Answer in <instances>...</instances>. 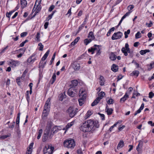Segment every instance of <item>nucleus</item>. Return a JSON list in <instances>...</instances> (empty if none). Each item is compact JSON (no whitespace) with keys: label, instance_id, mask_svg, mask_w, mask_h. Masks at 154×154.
Instances as JSON below:
<instances>
[{"label":"nucleus","instance_id":"nucleus-60","mask_svg":"<svg viewBox=\"0 0 154 154\" xmlns=\"http://www.w3.org/2000/svg\"><path fill=\"white\" fill-rule=\"evenodd\" d=\"M128 147L129 148L128 151V152H130L133 149V146L132 145H129L128 146Z\"/></svg>","mask_w":154,"mask_h":154},{"label":"nucleus","instance_id":"nucleus-49","mask_svg":"<svg viewBox=\"0 0 154 154\" xmlns=\"http://www.w3.org/2000/svg\"><path fill=\"white\" fill-rule=\"evenodd\" d=\"M28 33L26 32H22L20 34V36L21 37H23L27 35Z\"/></svg>","mask_w":154,"mask_h":154},{"label":"nucleus","instance_id":"nucleus-16","mask_svg":"<svg viewBox=\"0 0 154 154\" xmlns=\"http://www.w3.org/2000/svg\"><path fill=\"white\" fill-rule=\"evenodd\" d=\"M100 84L101 86H103L104 85V82H105V79L104 77L102 75H100L99 78Z\"/></svg>","mask_w":154,"mask_h":154},{"label":"nucleus","instance_id":"nucleus-17","mask_svg":"<svg viewBox=\"0 0 154 154\" xmlns=\"http://www.w3.org/2000/svg\"><path fill=\"white\" fill-rule=\"evenodd\" d=\"M78 85V81L76 80H74L72 81L71 87L75 88H77V85Z\"/></svg>","mask_w":154,"mask_h":154},{"label":"nucleus","instance_id":"nucleus-2","mask_svg":"<svg viewBox=\"0 0 154 154\" xmlns=\"http://www.w3.org/2000/svg\"><path fill=\"white\" fill-rule=\"evenodd\" d=\"M75 143L73 139H68L64 141L63 145L68 148L73 149L75 146Z\"/></svg>","mask_w":154,"mask_h":154},{"label":"nucleus","instance_id":"nucleus-19","mask_svg":"<svg viewBox=\"0 0 154 154\" xmlns=\"http://www.w3.org/2000/svg\"><path fill=\"white\" fill-rule=\"evenodd\" d=\"M128 97L129 96L128 94V93H126L124 96L121 99L120 102L121 103L122 102H124Z\"/></svg>","mask_w":154,"mask_h":154},{"label":"nucleus","instance_id":"nucleus-4","mask_svg":"<svg viewBox=\"0 0 154 154\" xmlns=\"http://www.w3.org/2000/svg\"><path fill=\"white\" fill-rule=\"evenodd\" d=\"M54 149V147L48 145L45 146L44 147L43 152L44 154H52Z\"/></svg>","mask_w":154,"mask_h":154},{"label":"nucleus","instance_id":"nucleus-20","mask_svg":"<svg viewBox=\"0 0 154 154\" xmlns=\"http://www.w3.org/2000/svg\"><path fill=\"white\" fill-rule=\"evenodd\" d=\"M20 3L21 8H22L25 7L27 5V2L26 0H20Z\"/></svg>","mask_w":154,"mask_h":154},{"label":"nucleus","instance_id":"nucleus-29","mask_svg":"<svg viewBox=\"0 0 154 154\" xmlns=\"http://www.w3.org/2000/svg\"><path fill=\"white\" fill-rule=\"evenodd\" d=\"M92 114V112L91 111H88L85 116V119L88 118Z\"/></svg>","mask_w":154,"mask_h":154},{"label":"nucleus","instance_id":"nucleus-13","mask_svg":"<svg viewBox=\"0 0 154 154\" xmlns=\"http://www.w3.org/2000/svg\"><path fill=\"white\" fill-rule=\"evenodd\" d=\"M71 66L75 70H78L80 68V65L79 64L76 62H75L71 64Z\"/></svg>","mask_w":154,"mask_h":154},{"label":"nucleus","instance_id":"nucleus-24","mask_svg":"<svg viewBox=\"0 0 154 154\" xmlns=\"http://www.w3.org/2000/svg\"><path fill=\"white\" fill-rule=\"evenodd\" d=\"M117 58L116 56L112 52L110 53V59L112 60H115Z\"/></svg>","mask_w":154,"mask_h":154},{"label":"nucleus","instance_id":"nucleus-51","mask_svg":"<svg viewBox=\"0 0 154 154\" xmlns=\"http://www.w3.org/2000/svg\"><path fill=\"white\" fill-rule=\"evenodd\" d=\"M40 33H37V35H36V38L37 40V42H38L40 41Z\"/></svg>","mask_w":154,"mask_h":154},{"label":"nucleus","instance_id":"nucleus-38","mask_svg":"<svg viewBox=\"0 0 154 154\" xmlns=\"http://www.w3.org/2000/svg\"><path fill=\"white\" fill-rule=\"evenodd\" d=\"M42 129L39 130L38 132V136L37 137V139H39L42 134Z\"/></svg>","mask_w":154,"mask_h":154},{"label":"nucleus","instance_id":"nucleus-18","mask_svg":"<svg viewBox=\"0 0 154 154\" xmlns=\"http://www.w3.org/2000/svg\"><path fill=\"white\" fill-rule=\"evenodd\" d=\"M105 111L106 112L108 115H110L112 113L113 109L112 108H109L107 106H106Z\"/></svg>","mask_w":154,"mask_h":154},{"label":"nucleus","instance_id":"nucleus-12","mask_svg":"<svg viewBox=\"0 0 154 154\" xmlns=\"http://www.w3.org/2000/svg\"><path fill=\"white\" fill-rule=\"evenodd\" d=\"M50 100L51 99L49 98L46 101L44 107V109H45V110H50V106L51 105Z\"/></svg>","mask_w":154,"mask_h":154},{"label":"nucleus","instance_id":"nucleus-59","mask_svg":"<svg viewBox=\"0 0 154 154\" xmlns=\"http://www.w3.org/2000/svg\"><path fill=\"white\" fill-rule=\"evenodd\" d=\"M125 127V125H122V126H120L118 128V130L119 131H121Z\"/></svg>","mask_w":154,"mask_h":154},{"label":"nucleus","instance_id":"nucleus-3","mask_svg":"<svg viewBox=\"0 0 154 154\" xmlns=\"http://www.w3.org/2000/svg\"><path fill=\"white\" fill-rule=\"evenodd\" d=\"M89 126L92 130L94 127L98 128L99 127L98 122L97 121L89 119L85 121Z\"/></svg>","mask_w":154,"mask_h":154},{"label":"nucleus","instance_id":"nucleus-53","mask_svg":"<svg viewBox=\"0 0 154 154\" xmlns=\"http://www.w3.org/2000/svg\"><path fill=\"white\" fill-rule=\"evenodd\" d=\"M107 103L109 104H112L113 103V100L112 99H109L107 101Z\"/></svg>","mask_w":154,"mask_h":154},{"label":"nucleus","instance_id":"nucleus-55","mask_svg":"<svg viewBox=\"0 0 154 154\" xmlns=\"http://www.w3.org/2000/svg\"><path fill=\"white\" fill-rule=\"evenodd\" d=\"M142 109H140V108L137 111L135 112L134 114V115L135 116H136L137 114L140 113L141 111L142 110Z\"/></svg>","mask_w":154,"mask_h":154},{"label":"nucleus","instance_id":"nucleus-23","mask_svg":"<svg viewBox=\"0 0 154 154\" xmlns=\"http://www.w3.org/2000/svg\"><path fill=\"white\" fill-rule=\"evenodd\" d=\"M105 94L104 92L101 91L98 94V97L97 98H98L100 100L103 98Z\"/></svg>","mask_w":154,"mask_h":154},{"label":"nucleus","instance_id":"nucleus-14","mask_svg":"<svg viewBox=\"0 0 154 154\" xmlns=\"http://www.w3.org/2000/svg\"><path fill=\"white\" fill-rule=\"evenodd\" d=\"M10 63L12 66L13 67L17 66L20 64L19 61L17 60H11Z\"/></svg>","mask_w":154,"mask_h":154},{"label":"nucleus","instance_id":"nucleus-43","mask_svg":"<svg viewBox=\"0 0 154 154\" xmlns=\"http://www.w3.org/2000/svg\"><path fill=\"white\" fill-rule=\"evenodd\" d=\"M14 11H11L9 13H7L6 14L7 17L8 18L10 17L11 15L14 12Z\"/></svg>","mask_w":154,"mask_h":154},{"label":"nucleus","instance_id":"nucleus-63","mask_svg":"<svg viewBox=\"0 0 154 154\" xmlns=\"http://www.w3.org/2000/svg\"><path fill=\"white\" fill-rule=\"evenodd\" d=\"M48 24L49 23L48 22H46L45 23L44 26V28L45 29H46L48 28Z\"/></svg>","mask_w":154,"mask_h":154},{"label":"nucleus","instance_id":"nucleus-46","mask_svg":"<svg viewBox=\"0 0 154 154\" xmlns=\"http://www.w3.org/2000/svg\"><path fill=\"white\" fill-rule=\"evenodd\" d=\"M74 124V122H71L68 123L67 125H66V128H68L72 126Z\"/></svg>","mask_w":154,"mask_h":154},{"label":"nucleus","instance_id":"nucleus-11","mask_svg":"<svg viewBox=\"0 0 154 154\" xmlns=\"http://www.w3.org/2000/svg\"><path fill=\"white\" fill-rule=\"evenodd\" d=\"M37 60V57L35 54H33L27 60L28 63H33L35 60Z\"/></svg>","mask_w":154,"mask_h":154},{"label":"nucleus","instance_id":"nucleus-31","mask_svg":"<svg viewBox=\"0 0 154 154\" xmlns=\"http://www.w3.org/2000/svg\"><path fill=\"white\" fill-rule=\"evenodd\" d=\"M150 52V50L149 49L145 50H141L140 51V54L142 55H143L146 54L147 52Z\"/></svg>","mask_w":154,"mask_h":154},{"label":"nucleus","instance_id":"nucleus-52","mask_svg":"<svg viewBox=\"0 0 154 154\" xmlns=\"http://www.w3.org/2000/svg\"><path fill=\"white\" fill-rule=\"evenodd\" d=\"M54 5H52L48 9V11L49 12L51 11L52 10L54 9Z\"/></svg>","mask_w":154,"mask_h":154},{"label":"nucleus","instance_id":"nucleus-34","mask_svg":"<svg viewBox=\"0 0 154 154\" xmlns=\"http://www.w3.org/2000/svg\"><path fill=\"white\" fill-rule=\"evenodd\" d=\"M10 134H8L7 135H1L0 136V140H4L5 139H6L8 137H10Z\"/></svg>","mask_w":154,"mask_h":154},{"label":"nucleus","instance_id":"nucleus-58","mask_svg":"<svg viewBox=\"0 0 154 154\" xmlns=\"http://www.w3.org/2000/svg\"><path fill=\"white\" fill-rule=\"evenodd\" d=\"M131 12L128 11L122 17L125 18L127 16H128Z\"/></svg>","mask_w":154,"mask_h":154},{"label":"nucleus","instance_id":"nucleus-7","mask_svg":"<svg viewBox=\"0 0 154 154\" xmlns=\"http://www.w3.org/2000/svg\"><path fill=\"white\" fill-rule=\"evenodd\" d=\"M77 88H75L74 87H70L68 90V95L71 97H73L75 96V93L77 92Z\"/></svg>","mask_w":154,"mask_h":154},{"label":"nucleus","instance_id":"nucleus-25","mask_svg":"<svg viewBox=\"0 0 154 154\" xmlns=\"http://www.w3.org/2000/svg\"><path fill=\"white\" fill-rule=\"evenodd\" d=\"M88 38H90L89 39H91L92 41L94 39L95 37L94 35L93 32H89V34L88 35Z\"/></svg>","mask_w":154,"mask_h":154},{"label":"nucleus","instance_id":"nucleus-64","mask_svg":"<svg viewBox=\"0 0 154 154\" xmlns=\"http://www.w3.org/2000/svg\"><path fill=\"white\" fill-rule=\"evenodd\" d=\"M20 78H17L16 79V81L17 82V84L19 85H20Z\"/></svg>","mask_w":154,"mask_h":154},{"label":"nucleus","instance_id":"nucleus-50","mask_svg":"<svg viewBox=\"0 0 154 154\" xmlns=\"http://www.w3.org/2000/svg\"><path fill=\"white\" fill-rule=\"evenodd\" d=\"M142 146V144L140 143H139L137 146L136 148V149L137 151H140V147Z\"/></svg>","mask_w":154,"mask_h":154},{"label":"nucleus","instance_id":"nucleus-57","mask_svg":"<svg viewBox=\"0 0 154 154\" xmlns=\"http://www.w3.org/2000/svg\"><path fill=\"white\" fill-rule=\"evenodd\" d=\"M134 6L132 5L129 6L128 7V10L130 11L134 8Z\"/></svg>","mask_w":154,"mask_h":154},{"label":"nucleus","instance_id":"nucleus-27","mask_svg":"<svg viewBox=\"0 0 154 154\" xmlns=\"http://www.w3.org/2000/svg\"><path fill=\"white\" fill-rule=\"evenodd\" d=\"M98 98H96V99L93 101V102L91 103V106H93L98 104L99 102L100 101V100H99Z\"/></svg>","mask_w":154,"mask_h":154},{"label":"nucleus","instance_id":"nucleus-9","mask_svg":"<svg viewBox=\"0 0 154 154\" xmlns=\"http://www.w3.org/2000/svg\"><path fill=\"white\" fill-rule=\"evenodd\" d=\"M41 1L42 0H36L35 1V5L33 10L35 8V10H36L35 13H38L41 9V8L39 7L38 8V7L41 4Z\"/></svg>","mask_w":154,"mask_h":154},{"label":"nucleus","instance_id":"nucleus-37","mask_svg":"<svg viewBox=\"0 0 154 154\" xmlns=\"http://www.w3.org/2000/svg\"><path fill=\"white\" fill-rule=\"evenodd\" d=\"M49 111L50 110H47L46 109L45 110V109H44L43 111V115H44V116H47L48 115Z\"/></svg>","mask_w":154,"mask_h":154},{"label":"nucleus","instance_id":"nucleus-47","mask_svg":"<svg viewBox=\"0 0 154 154\" xmlns=\"http://www.w3.org/2000/svg\"><path fill=\"white\" fill-rule=\"evenodd\" d=\"M55 53L53 55V56H52V59H51V60L50 61V65H51L52 64L55 58Z\"/></svg>","mask_w":154,"mask_h":154},{"label":"nucleus","instance_id":"nucleus-35","mask_svg":"<svg viewBox=\"0 0 154 154\" xmlns=\"http://www.w3.org/2000/svg\"><path fill=\"white\" fill-rule=\"evenodd\" d=\"M121 51L124 54L125 56H127L128 55V52L125 49L124 47L122 48Z\"/></svg>","mask_w":154,"mask_h":154},{"label":"nucleus","instance_id":"nucleus-6","mask_svg":"<svg viewBox=\"0 0 154 154\" xmlns=\"http://www.w3.org/2000/svg\"><path fill=\"white\" fill-rule=\"evenodd\" d=\"M67 112L69 113L70 117L72 118L74 116L77 112L78 109H75L70 107L68 109Z\"/></svg>","mask_w":154,"mask_h":154},{"label":"nucleus","instance_id":"nucleus-48","mask_svg":"<svg viewBox=\"0 0 154 154\" xmlns=\"http://www.w3.org/2000/svg\"><path fill=\"white\" fill-rule=\"evenodd\" d=\"M84 25H83V24H82L81 26H80L79 27V29H78V30L77 31V33H76L77 34L78 33H79V31L80 30H81L83 28V27H84Z\"/></svg>","mask_w":154,"mask_h":154},{"label":"nucleus","instance_id":"nucleus-26","mask_svg":"<svg viewBox=\"0 0 154 154\" xmlns=\"http://www.w3.org/2000/svg\"><path fill=\"white\" fill-rule=\"evenodd\" d=\"M80 39V38L79 37H77L71 43V45L72 46H74L78 42Z\"/></svg>","mask_w":154,"mask_h":154},{"label":"nucleus","instance_id":"nucleus-28","mask_svg":"<svg viewBox=\"0 0 154 154\" xmlns=\"http://www.w3.org/2000/svg\"><path fill=\"white\" fill-rule=\"evenodd\" d=\"M56 12V11H53L52 12V13L50 14L48 17L46 18V20L48 21L50 20L51 19L52 17L54 15V13Z\"/></svg>","mask_w":154,"mask_h":154},{"label":"nucleus","instance_id":"nucleus-22","mask_svg":"<svg viewBox=\"0 0 154 154\" xmlns=\"http://www.w3.org/2000/svg\"><path fill=\"white\" fill-rule=\"evenodd\" d=\"M49 132L47 131L46 133H45L43 136L42 140L43 142L47 140L48 137Z\"/></svg>","mask_w":154,"mask_h":154},{"label":"nucleus","instance_id":"nucleus-15","mask_svg":"<svg viewBox=\"0 0 154 154\" xmlns=\"http://www.w3.org/2000/svg\"><path fill=\"white\" fill-rule=\"evenodd\" d=\"M59 128L60 127L58 126H54L52 129L51 133L54 134L57 132L59 130H60Z\"/></svg>","mask_w":154,"mask_h":154},{"label":"nucleus","instance_id":"nucleus-8","mask_svg":"<svg viewBox=\"0 0 154 154\" xmlns=\"http://www.w3.org/2000/svg\"><path fill=\"white\" fill-rule=\"evenodd\" d=\"M122 36V33L120 32H118L114 33L112 37L111 38L112 40L119 39Z\"/></svg>","mask_w":154,"mask_h":154},{"label":"nucleus","instance_id":"nucleus-32","mask_svg":"<svg viewBox=\"0 0 154 154\" xmlns=\"http://www.w3.org/2000/svg\"><path fill=\"white\" fill-rule=\"evenodd\" d=\"M154 63H151L150 65H147L148 69L149 71L150 70L154 67Z\"/></svg>","mask_w":154,"mask_h":154},{"label":"nucleus","instance_id":"nucleus-36","mask_svg":"<svg viewBox=\"0 0 154 154\" xmlns=\"http://www.w3.org/2000/svg\"><path fill=\"white\" fill-rule=\"evenodd\" d=\"M92 41L91 39H85L84 40V43L86 45H87L88 44Z\"/></svg>","mask_w":154,"mask_h":154},{"label":"nucleus","instance_id":"nucleus-1","mask_svg":"<svg viewBox=\"0 0 154 154\" xmlns=\"http://www.w3.org/2000/svg\"><path fill=\"white\" fill-rule=\"evenodd\" d=\"M101 46L94 45L93 47H91L88 49V52L89 53L91 52V54H93L94 53V51L97 50V53L96 56H98L101 53Z\"/></svg>","mask_w":154,"mask_h":154},{"label":"nucleus","instance_id":"nucleus-44","mask_svg":"<svg viewBox=\"0 0 154 154\" xmlns=\"http://www.w3.org/2000/svg\"><path fill=\"white\" fill-rule=\"evenodd\" d=\"M128 53L129 54V57H133L134 54L133 51H131L130 50L127 51Z\"/></svg>","mask_w":154,"mask_h":154},{"label":"nucleus","instance_id":"nucleus-62","mask_svg":"<svg viewBox=\"0 0 154 154\" xmlns=\"http://www.w3.org/2000/svg\"><path fill=\"white\" fill-rule=\"evenodd\" d=\"M50 52V50H48L44 55V56L47 58Z\"/></svg>","mask_w":154,"mask_h":154},{"label":"nucleus","instance_id":"nucleus-10","mask_svg":"<svg viewBox=\"0 0 154 154\" xmlns=\"http://www.w3.org/2000/svg\"><path fill=\"white\" fill-rule=\"evenodd\" d=\"M79 96L80 98L86 99L87 96L86 92L83 88H82L80 89L79 91Z\"/></svg>","mask_w":154,"mask_h":154},{"label":"nucleus","instance_id":"nucleus-21","mask_svg":"<svg viewBox=\"0 0 154 154\" xmlns=\"http://www.w3.org/2000/svg\"><path fill=\"white\" fill-rule=\"evenodd\" d=\"M118 66L114 64H113L111 67V69L114 72H116L118 69Z\"/></svg>","mask_w":154,"mask_h":154},{"label":"nucleus","instance_id":"nucleus-54","mask_svg":"<svg viewBox=\"0 0 154 154\" xmlns=\"http://www.w3.org/2000/svg\"><path fill=\"white\" fill-rule=\"evenodd\" d=\"M124 48H125L126 50L127 51L130 50L129 48V45L128 43L125 44V47Z\"/></svg>","mask_w":154,"mask_h":154},{"label":"nucleus","instance_id":"nucleus-33","mask_svg":"<svg viewBox=\"0 0 154 154\" xmlns=\"http://www.w3.org/2000/svg\"><path fill=\"white\" fill-rule=\"evenodd\" d=\"M85 99L81 98H80L79 100L78 101L79 103V105L80 106H82L84 102V100Z\"/></svg>","mask_w":154,"mask_h":154},{"label":"nucleus","instance_id":"nucleus-45","mask_svg":"<svg viewBox=\"0 0 154 154\" xmlns=\"http://www.w3.org/2000/svg\"><path fill=\"white\" fill-rule=\"evenodd\" d=\"M132 73L133 74V75H136L137 76L139 74V72L138 71L135 70L133 71Z\"/></svg>","mask_w":154,"mask_h":154},{"label":"nucleus","instance_id":"nucleus-30","mask_svg":"<svg viewBox=\"0 0 154 154\" xmlns=\"http://www.w3.org/2000/svg\"><path fill=\"white\" fill-rule=\"evenodd\" d=\"M124 146V142L122 140H121L119 142V144L118 145L117 148L119 149V148H122Z\"/></svg>","mask_w":154,"mask_h":154},{"label":"nucleus","instance_id":"nucleus-61","mask_svg":"<svg viewBox=\"0 0 154 154\" xmlns=\"http://www.w3.org/2000/svg\"><path fill=\"white\" fill-rule=\"evenodd\" d=\"M15 124V122H13L12 123V125L9 126V128H12V129L14 127Z\"/></svg>","mask_w":154,"mask_h":154},{"label":"nucleus","instance_id":"nucleus-39","mask_svg":"<svg viewBox=\"0 0 154 154\" xmlns=\"http://www.w3.org/2000/svg\"><path fill=\"white\" fill-rule=\"evenodd\" d=\"M56 75L55 73H54L51 79H52V81L51 82V84H53L54 82L56 79Z\"/></svg>","mask_w":154,"mask_h":154},{"label":"nucleus","instance_id":"nucleus-56","mask_svg":"<svg viewBox=\"0 0 154 154\" xmlns=\"http://www.w3.org/2000/svg\"><path fill=\"white\" fill-rule=\"evenodd\" d=\"M149 97L150 98H151L154 96V94L152 92H150L149 93Z\"/></svg>","mask_w":154,"mask_h":154},{"label":"nucleus","instance_id":"nucleus-5","mask_svg":"<svg viewBox=\"0 0 154 154\" xmlns=\"http://www.w3.org/2000/svg\"><path fill=\"white\" fill-rule=\"evenodd\" d=\"M80 130L84 132H89L92 130L85 122L82 125Z\"/></svg>","mask_w":154,"mask_h":154},{"label":"nucleus","instance_id":"nucleus-42","mask_svg":"<svg viewBox=\"0 0 154 154\" xmlns=\"http://www.w3.org/2000/svg\"><path fill=\"white\" fill-rule=\"evenodd\" d=\"M141 36V33L140 32H138L135 34V37L136 38H138Z\"/></svg>","mask_w":154,"mask_h":154},{"label":"nucleus","instance_id":"nucleus-40","mask_svg":"<svg viewBox=\"0 0 154 154\" xmlns=\"http://www.w3.org/2000/svg\"><path fill=\"white\" fill-rule=\"evenodd\" d=\"M130 32V29H128L127 31H125L124 32V34L125 35V38H127L128 37V35L129 34Z\"/></svg>","mask_w":154,"mask_h":154},{"label":"nucleus","instance_id":"nucleus-41","mask_svg":"<svg viewBox=\"0 0 154 154\" xmlns=\"http://www.w3.org/2000/svg\"><path fill=\"white\" fill-rule=\"evenodd\" d=\"M38 46H39L38 49L40 51H42L43 50L44 46L42 45L41 43H39L38 44Z\"/></svg>","mask_w":154,"mask_h":154}]
</instances>
